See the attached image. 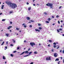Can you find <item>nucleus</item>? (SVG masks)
Listing matches in <instances>:
<instances>
[{
  "label": "nucleus",
  "mask_w": 64,
  "mask_h": 64,
  "mask_svg": "<svg viewBox=\"0 0 64 64\" xmlns=\"http://www.w3.org/2000/svg\"><path fill=\"white\" fill-rule=\"evenodd\" d=\"M9 31L10 32H11V31H12V30H10Z\"/></svg>",
  "instance_id": "63"
},
{
  "label": "nucleus",
  "mask_w": 64,
  "mask_h": 64,
  "mask_svg": "<svg viewBox=\"0 0 64 64\" xmlns=\"http://www.w3.org/2000/svg\"><path fill=\"white\" fill-rule=\"evenodd\" d=\"M46 23H49V22H48V21H46Z\"/></svg>",
  "instance_id": "19"
},
{
  "label": "nucleus",
  "mask_w": 64,
  "mask_h": 64,
  "mask_svg": "<svg viewBox=\"0 0 64 64\" xmlns=\"http://www.w3.org/2000/svg\"><path fill=\"white\" fill-rule=\"evenodd\" d=\"M35 0H33V2H34V1H35Z\"/></svg>",
  "instance_id": "61"
},
{
  "label": "nucleus",
  "mask_w": 64,
  "mask_h": 64,
  "mask_svg": "<svg viewBox=\"0 0 64 64\" xmlns=\"http://www.w3.org/2000/svg\"><path fill=\"white\" fill-rule=\"evenodd\" d=\"M8 41H7L6 42V44L7 45V44H8Z\"/></svg>",
  "instance_id": "38"
},
{
  "label": "nucleus",
  "mask_w": 64,
  "mask_h": 64,
  "mask_svg": "<svg viewBox=\"0 0 64 64\" xmlns=\"http://www.w3.org/2000/svg\"><path fill=\"white\" fill-rule=\"evenodd\" d=\"M53 44L54 45H56V43H55V42H54L53 43Z\"/></svg>",
  "instance_id": "28"
},
{
  "label": "nucleus",
  "mask_w": 64,
  "mask_h": 64,
  "mask_svg": "<svg viewBox=\"0 0 64 64\" xmlns=\"http://www.w3.org/2000/svg\"><path fill=\"white\" fill-rule=\"evenodd\" d=\"M6 3L8 4L10 7L12 8V9H15V8L17 7V4L14 3H12L11 2L6 1Z\"/></svg>",
  "instance_id": "1"
},
{
  "label": "nucleus",
  "mask_w": 64,
  "mask_h": 64,
  "mask_svg": "<svg viewBox=\"0 0 64 64\" xmlns=\"http://www.w3.org/2000/svg\"><path fill=\"white\" fill-rule=\"evenodd\" d=\"M16 30H19L20 29L19 28H16Z\"/></svg>",
  "instance_id": "23"
},
{
  "label": "nucleus",
  "mask_w": 64,
  "mask_h": 64,
  "mask_svg": "<svg viewBox=\"0 0 64 64\" xmlns=\"http://www.w3.org/2000/svg\"><path fill=\"white\" fill-rule=\"evenodd\" d=\"M57 32H60V31H59V30H57Z\"/></svg>",
  "instance_id": "37"
},
{
  "label": "nucleus",
  "mask_w": 64,
  "mask_h": 64,
  "mask_svg": "<svg viewBox=\"0 0 64 64\" xmlns=\"http://www.w3.org/2000/svg\"><path fill=\"white\" fill-rule=\"evenodd\" d=\"M9 34H6V36H7V37H9Z\"/></svg>",
  "instance_id": "8"
},
{
  "label": "nucleus",
  "mask_w": 64,
  "mask_h": 64,
  "mask_svg": "<svg viewBox=\"0 0 64 64\" xmlns=\"http://www.w3.org/2000/svg\"><path fill=\"white\" fill-rule=\"evenodd\" d=\"M24 28H26V27H27V26H26V25H24Z\"/></svg>",
  "instance_id": "24"
},
{
  "label": "nucleus",
  "mask_w": 64,
  "mask_h": 64,
  "mask_svg": "<svg viewBox=\"0 0 64 64\" xmlns=\"http://www.w3.org/2000/svg\"><path fill=\"white\" fill-rule=\"evenodd\" d=\"M2 13H0V15H2Z\"/></svg>",
  "instance_id": "57"
},
{
  "label": "nucleus",
  "mask_w": 64,
  "mask_h": 64,
  "mask_svg": "<svg viewBox=\"0 0 64 64\" xmlns=\"http://www.w3.org/2000/svg\"><path fill=\"white\" fill-rule=\"evenodd\" d=\"M39 46L41 45V44H39Z\"/></svg>",
  "instance_id": "64"
},
{
  "label": "nucleus",
  "mask_w": 64,
  "mask_h": 64,
  "mask_svg": "<svg viewBox=\"0 0 64 64\" xmlns=\"http://www.w3.org/2000/svg\"><path fill=\"white\" fill-rule=\"evenodd\" d=\"M5 48H6V49H7V46H6L5 47Z\"/></svg>",
  "instance_id": "53"
},
{
  "label": "nucleus",
  "mask_w": 64,
  "mask_h": 64,
  "mask_svg": "<svg viewBox=\"0 0 64 64\" xmlns=\"http://www.w3.org/2000/svg\"><path fill=\"white\" fill-rule=\"evenodd\" d=\"M28 51H26V52H24L21 54H20V55H22V54H24V53H25L26 54H27V53H28Z\"/></svg>",
  "instance_id": "5"
},
{
  "label": "nucleus",
  "mask_w": 64,
  "mask_h": 64,
  "mask_svg": "<svg viewBox=\"0 0 64 64\" xmlns=\"http://www.w3.org/2000/svg\"><path fill=\"white\" fill-rule=\"evenodd\" d=\"M26 4L27 5H28V4H29V3H28V2H27Z\"/></svg>",
  "instance_id": "58"
},
{
  "label": "nucleus",
  "mask_w": 64,
  "mask_h": 64,
  "mask_svg": "<svg viewBox=\"0 0 64 64\" xmlns=\"http://www.w3.org/2000/svg\"><path fill=\"white\" fill-rule=\"evenodd\" d=\"M30 50V48H28V51H29Z\"/></svg>",
  "instance_id": "49"
},
{
  "label": "nucleus",
  "mask_w": 64,
  "mask_h": 64,
  "mask_svg": "<svg viewBox=\"0 0 64 64\" xmlns=\"http://www.w3.org/2000/svg\"><path fill=\"white\" fill-rule=\"evenodd\" d=\"M59 30H60V31H62V28H60L59 29Z\"/></svg>",
  "instance_id": "29"
},
{
  "label": "nucleus",
  "mask_w": 64,
  "mask_h": 64,
  "mask_svg": "<svg viewBox=\"0 0 64 64\" xmlns=\"http://www.w3.org/2000/svg\"><path fill=\"white\" fill-rule=\"evenodd\" d=\"M2 58L3 59H4V60H5V59H6V58L5 57H4V56H3Z\"/></svg>",
  "instance_id": "13"
},
{
  "label": "nucleus",
  "mask_w": 64,
  "mask_h": 64,
  "mask_svg": "<svg viewBox=\"0 0 64 64\" xmlns=\"http://www.w3.org/2000/svg\"><path fill=\"white\" fill-rule=\"evenodd\" d=\"M54 56L55 57H57V56H58V55H57V53H55L54 54Z\"/></svg>",
  "instance_id": "6"
},
{
  "label": "nucleus",
  "mask_w": 64,
  "mask_h": 64,
  "mask_svg": "<svg viewBox=\"0 0 64 64\" xmlns=\"http://www.w3.org/2000/svg\"><path fill=\"white\" fill-rule=\"evenodd\" d=\"M29 55H28L25 56H24V57H27V56H28Z\"/></svg>",
  "instance_id": "21"
},
{
  "label": "nucleus",
  "mask_w": 64,
  "mask_h": 64,
  "mask_svg": "<svg viewBox=\"0 0 64 64\" xmlns=\"http://www.w3.org/2000/svg\"><path fill=\"white\" fill-rule=\"evenodd\" d=\"M51 60V57L49 56L48 57H46V60L47 61H49V60Z\"/></svg>",
  "instance_id": "3"
},
{
  "label": "nucleus",
  "mask_w": 64,
  "mask_h": 64,
  "mask_svg": "<svg viewBox=\"0 0 64 64\" xmlns=\"http://www.w3.org/2000/svg\"><path fill=\"white\" fill-rule=\"evenodd\" d=\"M10 46H13V45L12 44H11Z\"/></svg>",
  "instance_id": "35"
},
{
  "label": "nucleus",
  "mask_w": 64,
  "mask_h": 64,
  "mask_svg": "<svg viewBox=\"0 0 64 64\" xmlns=\"http://www.w3.org/2000/svg\"><path fill=\"white\" fill-rule=\"evenodd\" d=\"M4 42H5L4 41L2 42V44H1V45L2 46L3 45V44H4Z\"/></svg>",
  "instance_id": "18"
},
{
  "label": "nucleus",
  "mask_w": 64,
  "mask_h": 64,
  "mask_svg": "<svg viewBox=\"0 0 64 64\" xmlns=\"http://www.w3.org/2000/svg\"><path fill=\"white\" fill-rule=\"evenodd\" d=\"M60 53H61V52H62V50H60Z\"/></svg>",
  "instance_id": "44"
},
{
  "label": "nucleus",
  "mask_w": 64,
  "mask_h": 64,
  "mask_svg": "<svg viewBox=\"0 0 64 64\" xmlns=\"http://www.w3.org/2000/svg\"><path fill=\"white\" fill-rule=\"evenodd\" d=\"M54 48H56V46L55 45H54V46H53Z\"/></svg>",
  "instance_id": "27"
},
{
  "label": "nucleus",
  "mask_w": 64,
  "mask_h": 64,
  "mask_svg": "<svg viewBox=\"0 0 64 64\" xmlns=\"http://www.w3.org/2000/svg\"><path fill=\"white\" fill-rule=\"evenodd\" d=\"M5 19H3L2 20V21H5Z\"/></svg>",
  "instance_id": "33"
},
{
  "label": "nucleus",
  "mask_w": 64,
  "mask_h": 64,
  "mask_svg": "<svg viewBox=\"0 0 64 64\" xmlns=\"http://www.w3.org/2000/svg\"><path fill=\"white\" fill-rule=\"evenodd\" d=\"M20 33H21V30H20Z\"/></svg>",
  "instance_id": "60"
},
{
  "label": "nucleus",
  "mask_w": 64,
  "mask_h": 64,
  "mask_svg": "<svg viewBox=\"0 0 64 64\" xmlns=\"http://www.w3.org/2000/svg\"><path fill=\"white\" fill-rule=\"evenodd\" d=\"M59 47H60V46H58V47L57 48V49H59Z\"/></svg>",
  "instance_id": "41"
},
{
  "label": "nucleus",
  "mask_w": 64,
  "mask_h": 64,
  "mask_svg": "<svg viewBox=\"0 0 64 64\" xmlns=\"http://www.w3.org/2000/svg\"><path fill=\"white\" fill-rule=\"evenodd\" d=\"M32 52H30L29 53V54H31V53H32Z\"/></svg>",
  "instance_id": "43"
},
{
  "label": "nucleus",
  "mask_w": 64,
  "mask_h": 64,
  "mask_svg": "<svg viewBox=\"0 0 64 64\" xmlns=\"http://www.w3.org/2000/svg\"><path fill=\"white\" fill-rule=\"evenodd\" d=\"M10 24H12V22H10Z\"/></svg>",
  "instance_id": "45"
},
{
  "label": "nucleus",
  "mask_w": 64,
  "mask_h": 64,
  "mask_svg": "<svg viewBox=\"0 0 64 64\" xmlns=\"http://www.w3.org/2000/svg\"><path fill=\"white\" fill-rule=\"evenodd\" d=\"M30 21L32 22H34V20H31Z\"/></svg>",
  "instance_id": "25"
},
{
  "label": "nucleus",
  "mask_w": 64,
  "mask_h": 64,
  "mask_svg": "<svg viewBox=\"0 0 64 64\" xmlns=\"http://www.w3.org/2000/svg\"><path fill=\"white\" fill-rule=\"evenodd\" d=\"M48 47H50V44H49L48 45Z\"/></svg>",
  "instance_id": "46"
},
{
  "label": "nucleus",
  "mask_w": 64,
  "mask_h": 64,
  "mask_svg": "<svg viewBox=\"0 0 64 64\" xmlns=\"http://www.w3.org/2000/svg\"><path fill=\"white\" fill-rule=\"evenodd\" d=\"M60 22H63V21L62 20H61L60 21Z\"/></svg>",
  "instance_id": "55"
},
{
  "label": "nucleus",
  "mask_w": 64,
  "mask_h": 64,
  "mask_svg": "<svg viewBox=\"0 0 64 64\" xmlns=\"http://www.w3.org/2000/svg\"><path fill=\"white\" fill-rule=\"evenodd\" d=\"M46 5L47 6H50L51 8H52V9L53 8V4L51 3H48V4H46Z\"/></svg>",
  "instance_id": "2"
},
{
  "label": "nucleus",
  "mask_w": 64,
  "mask_h": 64,
  "mask_svg": "<svg viewBox=\"0 0 64 64\" xmlns=\"http://www.w3.org/2000/svg\"><path fill=\"white\" fill-rule=\"evenodd\" d=\"M33 5H34V6H35V5H35V4H34Z\"/></svg>",
  "instance_id": "59"
},
{
  "label": "nucleus",
  "mask_w": 64,
  "mask_h": 64,
  "mask_svg": "<svg viewBox=\"0 0 64 64\" xmlns=\"http://www.w3.org/2000/svg\"><path fill=\"white\" fill-rule=\"evenodd\" d=\"M16 51L15 50L14 52V53H16Z\"/></svg>",
  "instance_id": "47"
},
{
  "label": "nucleus",
  "mask_w": 64,
  "mask_h": 64,
  "mask_svg": "<svg viewBox=\"0 0 64 64\" xmlns=\"http://www.w3.org/2000/svg\"><path fill=\"white\" fill-rule=\"evenodd\" d=\"M38 26H41V24H38Z\"/></svg>",
  "instance_id": "34"
},
{
  "label": "nucleus",
  "mask_w": 64,
  "mask_h": 64,
  "mask_svg": "<svg viewBox=\"0 0 64 64\" xmlns=\"http://www.w3.org/2000/svg\"><path fill=\"white\" fill-rule=\"evenodd\" d=\"M12 40V41H14L13 42L14 43H15V40Z\"/></svg>",
  "instance_id": "31"
},
{
  "label": "nucleus",
  "mask_w": 64,
  "mask_h": 64,
  "mask_svg": "<svg viewBox=\"0 0 64 64\" xmlns=\"http://www.w3.org/2000/svg\"><path fill=\"white\" fill-rule=\"evenodd\" d=\"M61 27H62V25H61Z\"/></svg>",
  "instance_id": "62"
},
{
  "label": "nucleus",
  "mask_w": 64,
  "mask_h": 64,
  "mask_svg": "<svg viewBox=\"0 0 64 64\" xmlns=\"http://www.w3.org/2000/svg\"><path fill=\"white\" fill-rule=\"evenodd\" d=\"M61 7H62V6H60V7H59V9H60V8H61Z\"/></svg>",
  "instance_id": "50"
},
{
  "label": "nucleus",
  "mask_w": 64,
  "mask_h": 64,
  "mask_svg": "<svg viewBox=\"0 0 64 64\" xmlns=\"http://www.w3.org/2000/svg\"><path fill=\"white\" fill-rule=\"evenodd\" d=\"M48 21H50V20H51V18H48Z\"/></svg>",
  "instance_id": "16"
},
{
  "label": "nucleus",
  "mask_w": 64,
  "mask_h": 64,
  "mask_svg": "<svg viewBox=\"0 0 64 64\" xmlns=\"http://www.w3.org/2000/svg\"><path fill=\"white\" fill-rule=\"evenodd\" d=\"M24 25H25V24L24 23V24H22V26H23Z\"/></svg>",
  "instance_id": "56"
},
{
  "label": "nucleus",
  "mask_w": 64,
  "mask_h": 64,
  "mask_svg": "<svg viewBox=\"0 0 64 64\" xmlns=\"http://www.w3.org/2000/svg\"><path fill=\"white\" fill-rule=\"evenodd\" d=\"M34 53L35 54H37L38 53L37 52L35 51L34 52Z\"/></svg>",
  "instance_id": "17"
},
{
  "label": "nucleus",
  "mask_w": 64,
  "mask_h": 64,
  "mask_svg": "<svg viewBox=\"0 0 64 64\" xmlns=\"http://www.w3.org/2000/svg\"><path fill=\"white\" fill-rule=\"evenodd\" d=\"M36 31H38V32H40V30H38L37 29H35Z\"/></svg>",
  "instance_id": "10"
},
{
  "label": "nucleus",
  "mask_w": 64,
  "mask_h": 64,
  "mask_svg": "<svg viewBox=\"0 0 64 64\" xmlns=\"http://www.w3.org/2000/svg\"><path fill=\"white\" fill-rule=\"evenodd\" d=\"M52 52H54V50H53V49H52Z\"/></svg>",
  "instance_id": "40"
},
{
  "label": "nucleus",
  "mask_w": 64,
  "mask_h": 64,
  "mask_svg": "<svg viewBox=\"0 0 64 64\" xmlns=\"http://www.w3.org/2000/svg\"><path fill=\"white\" fill-rule=\"evenodd\" d=\"M13 13V11H12L9 12L10 14H11V13Z\"/></svg>",
  "instance_id": "12"
},
{
  "label": "nucleus",
  "mask_w": 64,
  "mask_h": 64,
  "mask_svg": "<svg viewBox=\"0 0 64 64\" xmlns=\"http://www.w3.org/2000/svg\"><path fill=\"white\" fill-rule=\"evenodd\" d=\"M33 64V62H31L30 63V64Z\"/></svg>",
  "instance_id": "48"
},
{
  "label": "nucleus",
  "mask_w": 64,
  "mask_h": 64,
  "mask_svg": "<svg viewBox=\"0 0 64 64\" xmlns=\"http://www.w3.org/2000/svg\"><path fill=\"white\" fill-rule=\"evenodd\" d=\"M10 56H11L12 57H13V54H10Z\"/></svg>",
  "instance_id": "30"
},
{
  "label": "nucleus",
  "mask_w": 64,
  "mask_h": 64,
  "mask_svg": "<svg viewBox=\"0 0 64 64\" xmlns=\"http://www.w3.org/2000/svg\"><path fill=\"white\" fill-rule=\"evenodd\" d=\"M4 6L3 5H2V7H1V8L2 9H3V8H4Z\"/></svg>",
  "instance_id": "11"
},
{
  "label": "nucleus",
  "mask_w": 64,
  "mask_h": 64,
  "mask_svg": "<svg viewBox=\"0 0 64 64\" xmlns=\"http://www.w3.org/2000/svg\"><path fill=\"white\" fill-rule=\"evenodd\" d=\"M17 50L19 49V47H18L17 48Z\"/></svg>",
  "instance_id": "51"
},
{
  "label": "nucleus",
  "mask_w": 64,
  "mask_h": 64,
  "mask_svg": "<svg viewBox=\"0 0 64 64\" xmlns=\"http://www.w3.org/2000/svg\"><path fill=\"white\" fill-rule=\"evenodd\" d=\"M52 18H54V17L53 16H52Z\"/></svg>",
  "instance_id": "54"
},
{
  "label": "nucleus",
  "mask_w": 64,
  "mask_h": 64,
  "mask_svg": "<svg viewBox=\"0 0 64 64\" xmlns=\"http://www.w3.org/2000/svg\"><path fill=\"white\" fill-rule=\"evenodd\" d=\"M44 14H45V15H47V13L46 12H44Z\"/></svg>",
  "instance_id": "26"
},
{
  "label": "nucleus",
  "mask_w": 64,
  "mask_h": 64,
  "mask_svg": "<svg viewBox=\"0 0 64 64\" xmlns=\"http://www.w3.org/2000/svg\"><path fill=\"white\" fill-rule=\"evenodd\" d=\"M62 54H64V50H63L62 52Z\"/></svg>",
  "instance_id": "36"
},
{
  "label": "nucleus",
  "mask_w": 64,
  "mask_h": 64,
  "mask_svg": "<svg viewBox=\"0 0 64 64\" xmlns=\"http://www.w3.org/2000/svg\"><path fill=\"white\" fill-rule=\"evenodd\" d=\"M12 26H8V28H7L8 29H10V28H12Z\"/></svg>",
  "instance_id": "9"
},
{
  "label": "nucleus",
  "mask_w": 64,
  "mask_h": 64,
  "mask_svg": "<svg viewBox=\"0 0 64 64\" xmlns=\"http://www.w3.org/2000/svg\"><path fill=\"white\" fill-rule=\"evenodd\" d=\"M31 7H29L28 8V10L30 11V10H31Z\"/></svg>",
  "instance_id": "14"
},
{
  "label": "nucleus",
  "mask_w": 64,
  "mask_h": 64,
  "mask_svg": "<svg viewBox=\"0 0 64 64\" xmlns=\"http://www.w3.org/2000/svg\"><path fill=\"white\" fill-rule=\"evenodd\" d=\"M59 58H56L55 60V61H59Z\"/></svg>",
  "instance_id": "15"
},
{
  "label": "nucleus",
  "mask_w": 64,
  "mask_h": 64,
  "mask_svg": "<svg viewBox=\"0 0 64 64\" xmlns=\"http://www.w3.org/2000/svg\"><path fill=\"white\" fill-rule=\"evenodd\" d=\"M39 29H40V30H41L42 29V28L41 27H39L38 28Z\"/></svg>",
  "instance_id": "20"
},
{
  "label": "nucleus",
  "mask_w": 64,
  "mask_h": 64,
  "mask_svg": "<svg viewBox=\"0 0 64 64\" xmlns=\"http://www.w3.org/2000/svg\"><path fill=\"white\" fill-rule=\"evenodd\" d=\"M60 61H59L58 62V64H60Z\"/></svg>",
  "instance_id": "39"
},
{
  "label": "nucleus",
  "mask_w": 64,
  "mask_h": 64,
  "mask_svg": "<svg viewBox=\"0 0 64 64\" xmlns=\"http://www.w3.org/2000/svg\"><path fill=\"white\" fill-rule=\"evenodd\" d=\"M26 18V19H27V20H30V17H27Z\"/></svg>",
  "instance_id": "7"
},
{
  "label": "nucleus",
  "mask_w": 64,
  "mask_h": 64,
  "mask_svg": "<svg viewBox=\"0 0 64 64\" xmlns=\"http://www.w3.org/2000/svg\"><path fill=\"white\" fill-rule=\"evenodd\" d=\"M48 41H49V42H50V43H51V42H52V40H48Z\"/></svg>",
  "instance_id": "22"
},
{
  "label": "nucleus",
  "mask_w": 64,
  "mask_h": 64,
  "mask_svg": "<svg viewBox=\"0 0 64 64\" xmlns=\"http://www.w3.org/2000/svg\"><path fill=\"white\" fill-rule=\"evenodd\" d=\"M32 27V26L31 25H30V27Z\"/></svg>",
  "instance_id": "42"
},
{
  "label": "nucleus",
  "mask_w": 64,
  "mask_h": 64,
  "mask_svg": "<svg viewBox=\"0 0 64 64\" xmlns=\"http://www.w3.org/2000/svg\"><path fill=\"white\" fill-rule=\"evenodd\" d=\"M30 45H31L32 47H33V46H34V45H35V44L34 42H30Z\"/></svg>",
  "instance_id": "4"
},
{
  "label": "nucleus",
  "mask_w": 64,
  "mask_h": 64,
  "mask_svg": "<svg viewBox=\"0 0 64 64\" xmlns=\"http://www.w3.org/2000/svg\"><path fill=\"white\" fill-rule=\"evenodd\" d=\"M59 17V16L58 15H57L56 16V18H58V17Z\"/></svg>",
  "instance_id": "32"
},
{
  "label": "nucleus",
  "mask_w": 64,
  "mask_h": 64,
  "mask_svg": "<svg viewBox=\"0 0 64 64\" xmlns=\"http://www.w3.org/2000/svg\"><path fill=\"white\" fill-rule=\"evenodd\" d=\"M58 24H60V21H58Z\"/></svg>",
  "instance_id": "52"
}]
</instances>
